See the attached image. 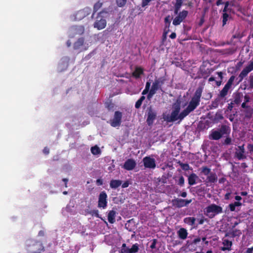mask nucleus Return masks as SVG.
I'll return each instance as SVG.
<instances>
[{"label": "nucleus", "instance_id": "obj_1", "mask_svg": "<svg viewBox=\"0 0 253 253\" xmlns=\"http://www.w3.org/2000/svg\"><path fill=\"white\" fill-rule=\"evenodd\" d=\"M201 94V89L198 88L197 89L187 107L181 113H179L181 106H184L186 104L182 103L180 99H177L172 105L170 115L165 117V119L168 122L182 120L199 104Z\"/></svg>", "mask_w": 253, "mask_h": 253}, {"label": "nucleus", "instance_id": "obj_2", "mask_svg": "<svg viewBox=\"0 0 253 253\" xmlns=\"http://www.w3.org/2000/svg\"><path fill=\"white\" fill-rule=\"evenodd\" d=\"M107 12L104 10H103L98 13L93 24V26L95 28H96L99 30L105 28L106 26V18L107 16Z\"/></svg>", "mask_w": 253, "mask_h": 253}, {"label": "nucleus", "instance_id": "obj_3", "mask_svg": "<svg viewBox=\"0 0 253 253\" xmlns=\"http://www.w3.org/2000/svg\"><path fill=\"white\" fill-rule=\"evenodd\" d=\"M27 246L29 252L31 253H40L43 249L42 244L34 240H30L27 241Z\"/></svg>", "mask_w": 253, "mask_h": 253}, {"label": "nucleus", "instance_id": "obj_4", "mask_svg": "<svg viewBox=\"0 0 253 253\" xmlns=\"http://www.w3.org/2000/svg\"><path fill=\"white\" fill-rule=\"evenodd\" d=\"M222 211V208L215 204H211L205 209V213L210 217H213L215 215L221 213Z\"/></svg>", "mask_w": 253, "mask_h": 253}, {"label": "nucleus", "instance_id": "obj_5", "mask_svg": "<svg viewBox=\"0 0 253 253\" xmlns=\"http://www.w3.org/2000/svg\"><path fill=\"white\" fill-rule=\"evenodd\" d=\"M229 131L228 127L223 126L219 130H212L210 134V138L213 140H218L222 136L228 133Z\"/></svg>", "mask_w": 253, "mask_h": 253}, {"label": "nucleus", "instance_id": "obj_6", "mask_svg": "<svg viewBox=\"0 0 253 253\" xmlns=\"http://www.w3.org/2000/svg\"><path fill=\"white\" fill-rule=\"evenodd\" d=\"M122 114L119 111H116L113 118L110 121V123L113 127L119 126L121 123Z\"/></svg>", "mask_w": 253, "mask_h": 253}, {"label": "nucleus", "instance_id": "obj_7", "mask_svg": "<svg viewBox=\"0 0 253 253\" xmlns=\"http://www.w3.org/2000/svg\"><path fill=\"white\" fill-rule=\"evenodd\" d=\"M253 70V59L251 60L249 64L246 66L242 72L239 74V78H240V81H242V80L246 77L248 74Z\"/></svg>", "mask_w": 253, "mask_h": 253}, {"label": "nucleus", "instance_id": "obj_8", "mask_svg": "<svg viewBox=\"0 0 253 253\" xmlns=\"http://www.w3.org/2000/svg\"><path fill=\"white\" fill-rule=\"evenodd\" d=\"M143 163L145 168L154 169L156 168V161L150 157H145L143 159Z\"/></svg>", "mask_w": 253, "mask_h": 253}, {"label": "nucleus", "instance_id": "obj_9", "mask_svg": "<svg viewBox=\"0 0 253 253\" xmlns=\"http://www.w3.org/2000/svg\"><path fill=\"white\" fill-rule=\"evenodd\" d=\"M234 80V76H232L230 77L226 84L225 85L223 88L221 90V91L220 92V96L221 97H223L227 95V92L229 89L231 88Z\"/></svg>", "mask_w": 253, "mask_h": 253}, {"label": "nucleus", "instance_id": "obj_10", "mask_svg": "<svg viewBox=\"0 0 253 253\" xmlns=\"http://www.w3.org/2000/svg\"><path fill=\"white\" fill-rule=\"evenodd\" d=\"M91 9L89 7H85L78 11L75 14V19L80 20L91 13Z\"/></svg>", "mask_w": 253, "mask_h": 253}, {"label": "nucleus", "instance_id": "obj_11", "mask_svg": "<svg viewBox=\"0 0 253 253\" xmlns=\"http://www.w3.org/2000/svg\"><path fill=\"white\" fill-rule=\"evenodd\" d=\"M107 195L104 191L101 192L98 198V206L99 208L105 209L107 206Z\"/></svg>", "mask_w": 253, "mask_h": 253}, {"label": "nucleus", "instance_id": "obj_12", "mask_svg": "<svg viewBox=\"0 0 253 253\" xmlns=\"http://www.w3.org/2000/svg\"><path fill=\"white\" fill-rule=\"evenodd\" d=\"M136 163L135 160L132 159L127 160L124 163L123 168L127 170H131L136 167Z\"/></svg>", "mask_w": 253, "mask_h": 253}, {"label": "nucleus", "instance_id": "obj_13", "mask_svg": "<svg viewBox=\"0 0 253 253\" xmlns=\"http://www.w3.org/2000/svg\"><path fill=\"white\" fill-rule=\"evenodd\" d=\"M187 15V12L186 11H183L180 12L177 16H176L173 20L172 24L174 25H178L183 20V19L186 17Z\"/></svg>", "mask_w": 253, "mask_h": 253}, {"label": "nucleus", "instance_id": "obj_14", "mask_svg": "<svg viewBox=\"0 0 253 253\" xmlns=\"http://www.w3.org/2000/svg\"><path fill=\"white\" fill-rule=\"evenodd\" d=\"M88 45L84 43L83 39H79L74 44V48L80 50H84L87 49Z\"/></svg>", "mask_w": 253, "mask_h": 253}, {"label": "nucleus", "instance_id": "obj_15", "mask_svg": "<svg viewBox=\"0 0 253 253\" xmlns=\"http://www.w3.org/2000/svg\"><path fill=\"white\" fill-rule=\"evenodd\" d=\"M159 84L160 82L159 80H156L155 82L153 83L152 86L151 87V88L150 89L149 94L147 96V98L150 99L152 98V97L153 96L154 94H155L157 91V90L158 89L159 87Z\"/></svg>", "mask_w": 253, "mask_h": 253}, {"label": "nucleus", "instance_id": "obj_16", "mask_svg": "<svg viewBox=\"0 0 253 253\" xmlns=\"http://www.w3.org/2000/svg\"><path fill=\"white\" fill-rule=\"evenodd\" d=\"M229 3L227 2L225 4L224 8L223 9V25H224L226 24V21L228 20L229 16L228 14V12L231 11V9L230 7H229Z\"/></svg>", "mask_w": 253, "mask_h": 253}, {"label": "nucleus", "instance_id": "obj_17", "mask_svg": "<svg viewBox=\"0 0 253 253\" xmlns=\"http://www.w3.org/2000/svg\"><path fill=\"white\" fill-rule=\"evenodd\" d=\"M156 112L150 108L148 112V117L147 119V123L149 125L153 124L154 121L156 119Z\"/></svg>", "mask_w": 253, "mask_h": 253}, {"label": "nucleus", "instance_id": "obj_18", "mask_svg": "<svg viewBox=\"0 0 253 253\" xmlns=\"http://www.w3.org/2000/svg\"><path fill=\"white\" fill-rule=\"evenodd\" d=\"M223 247H221V250L223 251H230L231 250V247L232 243L231 241L227 239H223L222 241Z\"/></svg>", "mask_w": 253, "mask_h": 253}, {"label": "nucleus", "instance_id": "obj_19", "mask_svg": "<svg viewBox=\"0 0 253 253\" xmlns=\"http://www.w3.org/2000/svg\"><path fill=\"white\" fill-rule=\"evenodd\" d=\"M244 154H245L244 145H243L242 146H239L238 149L237 150L236 153H235L237 157L240 160L245 159L246 158V156Z\"/></svg>", "mask_w": 253, "mask_h": 253}, {"label": "nucleus", "instance_id": "obj_20", "mask_svg": "<svg viewBox=\"0 0 253 253\" xmlns=\"http://www.w3.org/2000/svg\"><path fill=\"white\" fill-rule=\"evenodd\" d=\"M84 32V28L82 26H75L72 27L69 30V34L74 33L76 34H82Z\"/></svg>", "mask_w": 253, "mask_h": 253}, {"label": "nucleus", "instance_id": "obj_21", "mask_svg": "<svg viewBox=\"0 0 253 253\" xmlns=\"http://www.w3.org/2000/svg\"><path fill=\"white\" fill-rule=\"evenodd\" d=\"M178 237L181 240H185L188 236V232L187 230L184 228L179 229L177 232Z\"/></svg>", "mask_w": 253, "mask_h": 253}, {"label": "nucleus", "instance_id": "obj_22", "mask_svg": "<svg viewBox=\"0 0 253 253\" xmlns=\"http://www.w3.org/2000/svg\"><path fill=\"white\" fill-rule=\"evenodd\" d=\"M198 179V177L196 174L192 173L188 177V183L190 185H194Z\"/></svg>", "mask_w": 253, "mask_h": 253}, {"label": "nucleus", "instance_id": "obj_23", "mask_svg": "<svg viewBox=\"0 0 253 253\" xmlns=\"http://www.w3.org/2000/svg\"><path fill=\"white\" fill-rule=\"evenodd\" d=\"M122 184V181L120 180H112L110 183V187L113 189H116L119 187Z\"/></svg>", "mask_w": 253, "mask_h": 253}, {"label": "nucleus", "instance_id": "obj_24", "mask_svg": "<svg viewBox=\"0 0 253 253\" xmlns=\"http://www.w3.org/2000/svg\"><path fill=\"white\" fill-rule=\"evenodd\" d=\"M116 212L114 211H109L108 215V220L111 223H113L115 221Z\"/></svg>", "mask_w": 253, "mask_h": 253}, {"label": "nucleus", "instance_id": "obj_25", "mask_svg": "<svg viewBox=\"0 0 253 253\" xmlns=\"http://www.w3.org/2000/svg\"><path fill=\"white\" fill-rule=\"evenodd\" d=\"M196 221V219L193 217H188L184 218V222L190 225H194Z\"/></svg>", "mask_w": 253, "mask_h": 253}, {"label": "nucleus", "instance_id": "obj_26", "mask_svg": "<svg viewBox=\"0 0 253 253\" xmlns=\"http://www.w3.org/2000/svg\"><path fill=\"white\" fill-rule=\"evenodd\" d=\"M242 203L240 202H235L234 203L229 204V207L230 211H235L236 207H240Z\"/></svg>", "mask_w": 253, "mask_h": 253}, {"label": "nucleus", "instance_id": "obj_27", "mask_svg": "<svg viewBox=\"0 0 253 253\" xmlns=\"http://www.w3.org/2000/svg\"><path fill=\"white\" fill-rule=\"evenodd\" d=\"M217 177L215 174L211 172L207 176V180L210 182H214L216 180Z\"/></svg>", "mask_w": 253, "mask_h": 253}, {"label": "nucleus", "instance_id": "obj_28", "mask_svg": "<svg viewBox=\"0 0 253 253\" xmlns=\"http://www.w3.org/2000/svg\"><path fill=\"white\" fill-rule=\"evenodd\" d=\"M143 73V70L141 68L137 67L133 73V76L136 78H138L140 75Z\"/></svg>", "mask_w": 253, "mask_h": 253}, {"label": "nucleus", "instance_id": "obj_29", "mask_svg": "<svg viewBox=\"0 0 253 253\" xmlns=\"http://www.w3.org/2000/svg\"><path fill=\"white\" fill-rule=\"evenodd\" d=\"M131 249L130 248L127 247L126 246V244H123L121 250V253H130Z\"/></svg>", "mask_w": 253, "mask_h": 253}, {"label": "nucleus", "instance_id": "obj_30", "mask_svg": "<svg viewBox=\"0 0 253 253\" xmlns=\"http://www.w3.org/2000/svg\"><path fill=\"white\" fill-rule=\"evenodd\" d=\"M91 152L94 155H99L101 152L100 148L97 146L91 147Z\"/></svg>", "mask_w": 253, "mask_h": 253}, {"label": "nucleus", "instance_id": "obj_31", "mask_svg": "<svg viewBox=\"0 0 253 253\" xmlns=\"http://www.w3.org/2000/svg\"><path fill=\"white\" fill-rule=\"evenodd\" d=\"M183 1V0H176V3H175V14H177L178 11L179 10V9L180 8V6Z\"/></svg>", "mask_w": 253, "mask_h": 253}, {"label": "nucleus", "instance_id": "obj_32", "mask_svg": "<svg viewBox=\"0 0 253 253\" xmlns=\"http://www.w3.org/2000/svg\"><path fill=\"white\" fill-rule=\"evenodd\" d=\"M130 248L131 249L130 253H136L139 250V247L137 244L133 245Z\"/></svg>", "mask_w": 253, "mask_h": 253}, {"label": "nucleus", "instance_id": "obj_33", "mask_svg": "<svg viewBox=\"0 0 253 253\" xmlns=\"http://www.w3.org/2000/svg\"><path fill=\"white\" fill-rule=\"evenodd\" d=\"M248 82L249 84V89L253 88V75L251 74L249 77Z\"/></svg>", "mask_w": 253, "mask_h": 253}, {"label": "nucleus", "instance_id": "obj_34", "mask_svg": "<svg viewBox=\"0 0 253 253\" xmlns=\"http://www.w3.org/2000/svg\"><path fill=\"white\" fill-rule=\"evenodd\" d=\"M202 173L208 176L211 173V169L207 167H204L202 168Z\"/></svg>", "mask_w": 253, "mask_h": 253}, {"label": "nucleus", "instance_id": "obj_35", "mask_svg": "<svg viewBox=\"0 0 253 253\" xmlns=\"http://www.w3.org/2000/svg\"><path fill=\"white\" fill-rule=\"evenodd\" d=\"M116 2L118 6L123 7L126 4V0H116Z\"/></svg>", "mask_w": 253, "mask_h": 253}, {"label": "nucleus", "instance_id": "obj_36", "mask_svg": "<svg viewBox=\"0 0 253 253\" xmlns=\"http://www.w3.org/2000/svg\"><path fill=\"white\" fill-rule=\"evenodd\" d=\"M183 199H177L176 200V204L179 207H182L184 206Z\"/></svg>", "mask_w": 253, "mask_h": 253}, {"label": "nucleus", "instance_id": "obj_37", "mask_svg": "<svg viewBox=\"0 0 253 253\" xmlns=\"http://www.w3.org/2000/svg\"><path fill=\"white\" fill-rule=\"evenodd\" d=\"M102 6V3L101 2H96L94 5V10L95 11H97L98 9H99L101 6Z\"/></svg>", "mask_w": 253, "mask_h": 253}, {"label": "nucleus", "instance_id": "obj_38", "mask_svg": "<svg viewBox=\"0 0 253 253\" xmlns=\"http://www.w3.org/2000/svg\"><path fill=\"white\" fill-rule=\"evenodd\" d=\"M171 17L170 16H168L165 18V22L166 23V26L169 27L170 24Z\"/></svg>", "mask_w": 253, "mask_h": 253}, {"label": "nucleus", "instance_id": "obj_39", "mask_svg": "<svg viewBox=\"0 0 253 253\" xmlns=\"http://www.w3.org/2000/svg\"><path fill=\"white\" fill-rule=\"evenodd\" d=\"M62 65H63V68H61L60 69L61 71L66 69L68 66V60L67 59H65L61 62Z\"/></svg>", "mask_w": 253, "mask_h": 253}, {"label": "nucleus", "instance_id": "obj_40", "mask_svg": "<svg viewBox=\"0 0 253 253\" xmlns=\"http://www.w3.org/2000/svg\"><path fill=\"white\" fill-rule=\"evenodd\" d=\"M232 234L234 236H240L241 234V232L240 230L233 231Z\"/></svg>", "mask_w": 253, "mask_h": 253}, {"label": "nucleus", "instance_id": "obj_41", "mask_svg": "<svg viewBox=\"0 0 253 253\" xmlns=\"http://www.w3.org/2000/svg\"><path fill=\"white\" fill-rule=\"evenodd\" d=\"M179 184L183 185L184 183V178L183 176H181L179 179Z\"/></svg>", "mask_w": 253, "mask_h": 253}, {"label": "nucleus", "instance_id": "obj_42", "mask_svg": "<svg viewBox=\"0 0 253 253\" xmlns=\"http://www.w3.org/2000/svg\"><path fill=\"white\" fill-rule=\"evenodd\" d=\"M142 104V102L139 100L136 102L135 106L136 108H139Z\"/></svg>", "mask_w": 253, "mask_h": 253}, {"label": "nucleus", "instance_id": "obj_43", "mask_svg": "<svg viewBox=\"0 0 253 253\" xmlns=\"http://www.w3.org/2000/svg\"><path fill=\"white\" fill-rule=\"evenodd\" d=\"M248 149L249 150V151L251 153V152H253V145L252 144H249L248 145Z\"/></svg>", "mask_w": 253, "mask_h": 253}, {"label": "nucleus", "instance_id": "obj_44", "mask_svg": "<svg viewBox=\"0 0 253 253\" xmlns=\"http://www.w3.org/2000/svg\"><path fill=\"white\" fill-rule=\"evenodd\" d=\"M231 142V139L230 138H226L224 141V143L226 144H230Z\"/></svg>", "mask_w": 253, "mask_h": 253}, {"label": "nucleus", "instance_id": "obj_45", "mask_svg": "<svg viewBox=\"0 0 253 253\" xmlns=\"http://www.w3.org/2000/svg\"><path fill=\"white\" fill-rule=\"evenodd\" d=\"M192 202V200H184V206H187V205H188L189 204H190L191 202Z\"/></svg>", "mask_w": 253, "mask_h": 253}, {"label": "nucleus", "instance_id": "obj_46", "mask_svg": "<svg viewBox=\"0 0 253 253\" xmlns=\"http://www.w3.org/2000/svg\"><path fill=\"white\" fill-rule=\"evenodd\" d=\"M128 185H129V182L128 181H126L122 184V187L126 188V187H128Z\"/></svg>", "mask_w": 253, "mask_h": 253}, {"label": "nucleus", "instance_id": "obj_47", "mask_svg": "<svg viewBox=\"0 0 253 253\" xmlns=\"http://www.w3.org/2000/svg\"><path fill=\"white\" fill-rule=\"evenodd\" d=\"M253 252V247L250 248H248L246 251V253H252Z\"/></svg>", "mask_w": 253, "mask_h": 253}, {"label": "nucleus", "instance_id": "obj_48", "mask_svg": "<svg viewBox=\"0 0 253 253\" xmlns=\"http://www.w3.org/2000/svg\"><path fill=\"white\" fill-rule=\"evenodd\" d=\"M231 195V193L230 192L227 193L225 195V199L226 200H228L230 198V196Z\"/></svg>", "mask_w": 253, "mask_h": 253}, {"label": "nucleus", "instance_id": "obj_49", "mask_svg": "<svg viewBox=\"0 0 253 253\" xmlns=\"http://www.w3.org/2000/svg\"><path fill=\"white\" fill-rule=\"evenodd\" d=\"M151 83L149 82H147L145 86V88L149 90L150 87Z\"/></svg>", "mask_w": 253, "mask_h": 253}, {"label": "nucleus", "instance_id": "obj_50", "mask_svg": "<svg viewBox=\"0 0 253 253\" xmlns=\"http://www.w3.org/2000/svg\"><path fill=\"white\" fill-rule=\"evenodd\" d=\"M43 152L44 154H48L49 152V149L47 148H44V149L43 150Z\"/></svg>", "mask_w": 253, "mask_h": 253}, {"label": "nucleus", "instance_id": "obj_51", "mask_svg": "<svg viewBox=\"0 0 253 253\" xmlns=\"http://www.w3.org/2000/svg\"><path fill=\"white\" fill-rule=\"evenodd\" d=\"M235 199L237 201L236 202H240V201L242 200V198L241 196H236Z\"/></svg>", "mask_w": 253, "mask_h": 253}, {"label": "nucleus", "instance_id": "obj_52", "mask_svg": "<svg viewBox=\"0 0 253 253\" xmlns=\"http://www.w3.org/2000/svg\"><path fill=\"white\" fill-rule=\"evenodd\" d=\"M169 37L171 39H175L176 37V34L174 33H172V34H171Z\"/></svg>", "mask_w": 253, "mask_h": 253}, {"label": "nucleus", "instance_id": "obj_53", "mask_svg": "<svg viewBox=\"0 0 253 253\" xmlns=\"http://www.w3.org/2000/svg\"><path fill=\"white\" fill-rule=\"evenodd\" d=\"M148 91H149V90H148V89H147L145 88V89L143 90V91H142V94H143V95H145V94H147V93H148Z\"/></svg>", "mask_w": 253, "mask_h": 253}, {"label": "nucleus", "instance_id": "obj_54", "mask_svg": "<svg viewBox=\"0 0 253 253\" xmlns=\"http://www.w3.org/2000/svg\"><path fill=\"white\" fill-rule=\"evenodd\" d=\"M63 181L65 182V186L66 187H67V183L68 180L67 178H63Z\"/></svg>", "mask_w": 253, "mask_h": 253}, {"label": "nucleus", "instance_id": "obj_55", "mask_svg": "<svg viewBox=\"0 0 253 253\" xmlns=\"http://www.w3.org/2000/svg\"><path fill=\"white\" fill-rule=\"evenodd\" d=\"M96 182L98 185H102L103 183L101 179H97Z\"/></svg>", "mask_w": 253, "mask_h": 253}, {"label": "nucleus", "instance_id": "obj_56", "mask_svg": "<svg viewBox=\"0 0 253 253\" xmlns=\"http://www.w3.org/2000/svg\"><path fill=\"white\" fill-rule=\"evenodd\" d=\"M181 196L182 197H186V196H187V193L186 192H182L181 194Z\"/></svg>", "mask_w": 253, "mask_h": 253}, {"label": "nucleus", "instance_id": "obj_57", "mask_svg": "<svg viewBox=\"0 0 253 253\" xmlns=\"http://www.w3.org/2000/svg\"><path fill=\"white\" fill-rule=\"evenodd\" d=\"M200 241V238H197V239H195L194 241H193V242L194 243H197L198 242H199Z\"/></svg>", "mask_w": 253, "mask_h": 253}, {"label": "nucleus", "instance_id": "obj_58", "mask_svg": "<svg viewBox=\"0 0 253 253\" xmlns=\"http://www.w3.org/2000/svg\"><path fill=\"white\" fill-rule=\"evenodd\" d=\"M145 96H142L140 98L139 100L142 103L143 101L145 99Z\"/></svg>", "mask_w": 253, "mask_h": 253}, {"label": "nucleus", "instance_id": "obj_59", "mask_svg": "<svg viewBox=\"0 0 253 253\" xmlns=\"http://www.w3.org/2000/svg\"><path fill=\"white\" fill-rule=\"evenodd\" d=\"M222 3V0H218L216 2V4L217 5H219Z\"/></svg>", "mask_w": 253, "mask_h": 253}, {"label": "nucleus", "instance_id": "obj_60", "mask_svg": "<svg viewBox=\"0 0 253 253\" xmlns=\"http://www.w3.org/2000/svg\"><path fill=\"white\" fill-rule=\"evenodd\" d=\"M114 168H115V165H112L111 167H110L108 169L110 170H112L114 169Z\"/></svg>", "mask_w": 253, "mask_h": 253}, {"label": "nucleus", "instance_id": "obj_61", "mask_svg": "<svg viewBox=\"0 0 253 253\" xmlns=\"http://www.w3.org/2000/svg\"><path fill=\"white\" fill-rule=\"evenodd\" d=\"M198 220H199V223L200 224H202L204 223V219H201Z\"/></svg>", "mask_w": 253, "mask_h": 253}, {"label": "nucleus", "instance_id": "obj_62", "mask_svg": "<svg viewBox=\"0 0 253 253\" xmlns=\"http://www.w3.org/2000/svg\"><path fill=\"white\" fill-rule=\"evenodd\" d=\"M241 195L242 196H246L247 195V192L245 191L242 192H241Z\"/></svg>", "mask_w": 253, "mask_h": 253}, {"label": "nucleus", "instance_id": "obj_63", "mask_svg": "<svg viewBox=\"0 0 253 253\" xmlns=\"http://www.w3.org/2000/svg\"><path fill=\"white\" fill-rule=\"evenodd\" d=\"M217 74H218V77L222 79V73L221 72H218Z\"/></svg>", "mask_w": 253, "mask_h": 253}, {"label": "nucleus", "instance_id": "obj_64", "mask_svg": "<svg viewBox=\"0 0 253 253\" xmlns=\"http://www.w3.org/2000/svg\"><path fill=\"white\" fill-rule=\"evenodd\" d=\"M214 81V78L213 77H210L209 79V82H212Z\"/></svg>", "mask_w": 253, "mask_h": 253}]
</instances>
